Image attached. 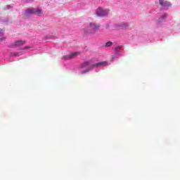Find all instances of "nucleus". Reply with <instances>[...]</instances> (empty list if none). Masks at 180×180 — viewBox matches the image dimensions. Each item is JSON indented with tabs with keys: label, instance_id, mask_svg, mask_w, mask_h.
I'll return each instance as SVG.
<instances>
[{
	"label": "nucleus",
	"instance_id": "10",
	"mask_svg": "<svg viewBox=\"0 0 180 180\" xmlns=\"http://www.w3.org/2000/svg\"><path fill=\"white\" fill-rule=\"evenodd\" d=\"M112 45V42L108 41L105 43V47H110Z\"/></svg>",
	"mask_w": 180,
	"mask_h": 180
},
{
	"label": "nucleus",
	"instance_id": "4",
	"mask_svg": "<svg viewBox=\"0 0 180 180\" xmlns=\"http://www.w3.org/2000/svg\"><path fill=\"white\" fill-rule=\"evenodd\" d=\"M96 14L97 15L101 17L107 16V15H108V10H103V8L99 7L98 9H97Z\"/></svg>",
	"mask_w": 180,
	"mask_h": 180
},
{
	"label": "nucleus",
	"instance_id": "8",
	"mask_svg": "<svg viewBox=\"0 0 180 180\" xmlns=\"http://www.w3.org/2000/svg\"><path fill=\"white\" fill-rule=\"evenodd\" d=\"M90 65V62L86 61L82 64V68H86V67H89Z\"/></svg>",
	"mask_w": 180,
	"mask_h": 180
},
{
	"label": "nucleus",
	"instance_id": "5",
	"mask_svg": "<svg viewBox=\"0 0 180 180\" xmlns=\"http://www.w3.org/2000/svg\"><path fill=\"white\" fill-rule=\"evenodd\" d=\"M159 4H160V6H161L162 7H168V6H171L169 2L167 1H164V0H159Z\"/></svg>",
	"mask_w": 180,
	"mask_h": 180
},
{
	"label": "nucleus",
	"instance_id": "2",
	"mask_svg": "<svg viewBox=\"0 0 180 180\" xmlns=\"http://www.w3.org/2000/svg\"><path fill=\"white\" fill-rule=\"evenodd\" d=\"M99 27L100 25L90 23V26L86 30V34H94Z\"/></svg>",
	"mask_w": 180,
	"mask_h": 180
},
{
	"label": "nucleus",
	"instance_id": "6",
	"mask_svg": "<svg viewBox=\"0 0 180 180\" xmlns=\"http://www.w3.org/2000/svg\"><path fill=\"white\" fill-rule=\"evenodd\" d=\"M25 43H26V41H22V40L15 41L14 42V46L20 47L21 46L24 45V44H25Z\"/></svg>",
	"mask_w": 180,
	"mask_h": 180
},
{
	"label": "nucleus",
	"instance_id": "13",
	"mask_svg": "<svg viewBox=\"0 0 180 180\" xmlns=\"http://www.w3.org/2000/svg\"><path fill=\"white\" fill-rule=\"evenodd\" d=\"M3 33V30L0 29V34Z\"/></svg>",
	"mask_w": 180,
	"mask_h": 180
},
{
	"label": "nucleus",
	"instance_id": "9",
	"mask_svg": "<svg viewBox=\"0 0 180 180\" xmlns=\"http://www.w3.org/2000/svg\"><path fill=\"white\" fill-rule=\"evenodd\" d=\"M167 18V15L164 14L162 15V16H161V18L160 19L159 22H162V20H164V19Z\"/></svg>",
	"mask_w": 180,
	"mask_h": 180
},
{
	"label": "nucleus",
	"instance_id": "12",
	"mask_svg": "<svg viewBox=\"0 0 180 180\" xmlns=\"http://www.w3.org/2000/svg\"><path fill=\"white\" fill-rule=\"evenodd\" d=\"M5 39H6L5 37L0 38V41H1V40H4Z\"/></svg>",
	"mask_w": 180,
	"mask_h": 180
},
{
	"label": "nucleus",
	"instance_id": "7",
	"mask_svg": "<svg viewBox=\"0 0 180 180\" xmlns=\"http://www.w3.org/2000/svg\"><path fill=\"white\" fill-rule=\"evenodd\" d=\"M79 54L80 53L78 52H74L68 56V58H67V60L72 59Z\"/></svg>",
	"mask_w": 180,
	"mask_h": 180
},
{
	"label": "nucleus",
	"instance_id": "3",
	"mask_svg": "<svg viewBox=\"0 0 180 180\" xmlns=\"http://www.w3.org/2000/svg\"><path fill=\"white\" fill-rule=\"evenodd\" d=\"M106 65H107V61L99 62L98 63H96L90 66V68H89V70L83 71V73H87L89 72V71L94 69L95 68L105 67Z\"/></svg>",
	"mask_w": 180,
	"mask_h": 180
},
{
	"label": "nucleus",
	"instance_id": "11",
	"mask_svg": "<svg viewBox=\"0 0 180 180\" xmlns=\"http://www.w3.org/2000/svg\"><path fill=\"white\" fill-rule=\"evenodd\" d=\"M121 49V46H118L115 47V51Z\"/></svg>",
	"mask_w": 180,
	"mask_h": 180
},
{
	"label": "nucleus",
	"instance_id": "1",
	"mask_svg": "<svg viewBox=\"0 0 180 180\" xmlns=\"http://www.w3.org/2000/svg\"><path fill=\"white\" fill-rule=\"evenodd\" d=\"M30 15H36L39 17L43 16V11L41 8H30L25 10V17H29Z\"/></svg>",
	"mask_w": 180,
	"mask_h": 180
}]
</instances>
